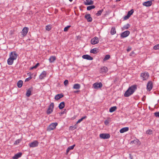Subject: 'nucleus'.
<instances>
[{
	"label": "nucleus",
	"instance_id": "13d9d810",
	"mask_svg": "<svg viewBox=\"0 0 159 159\" xmlns=\"http://www.w3.org/2000/svg\"><path fill=\"white\" fill-rule=\"evenodd\" d=\"M109 122L108 121H107V120H106L105 122V125H107L108 124Z\"/></svg>",
	"mask_w": 159,
	"mask_h": 159
},
{
	"label": "nucleus",
	"instance_id": "3c124183",
	"mask_svg": "<svg viewBox=\"0 0 159 159\" xmlns=\"http://www.w3.org/2000/svg\"><path fill=\"white\" fill-rule=\"evenodd\" d=\"M131 47H129L128 48V49H127V50L128 52H129V51H130L131 50Z\"/></svg>",
	"mask_w": 159,
	"mask_h": 159
},
{
	"label": "nucleus",
	"instance_id": "a19ab883",
	"mask_svg": "<svg viewBox=\"0 0 159 159\" xmlns=\"http://www.w3.org/2000/svg\"><path fill=\"white\" fill-rule=\"evenodd\" d=\"M46 29L48 31H49L51 30V28L49 25H47L46 27Z\"/></svg>",
	"mask_w": 159,
	"mask_h": 159
},
{
	"label": "nucleus",
	"instance_id": "09e8293b",
	"mask_svg": "<svg viewBox=\"0 0 159 159\" xmlns=\"http://www.w3.org/2000/svg\"><path fill=\"white\" fill-rule=\"evenodd\" d=\"M39 65V63H38L35 66H33V68H34V69L36 68Z\"/></svg>",
	"mask_w": 159,
	"mask_h": 159
},
{
	"label": "nucleus",
	"instance_id": "412c9836",
	"mask_svg": "<svg viewBox=\"0 0 159 159\" xmlns=\"http://www.w3.org/2000/svg\"><path fill=\"white\" fill-rule=\"evenodd\" d=\"M139 143H140V142L139 140L137 139L131 141L130 143V144H138Z\"/></svg>",
	"mask_w": 159,
	"mask_h": 159
},
{
	"label": "nucleus",
	"instance_id": "f8f14e48",
	"mask_svg": "<svg viewBox=\"0 0 159 159\" xmlns=\"http://www.w3.org/2000/svg\"><path fill=\"white\" fill-rule=\"evenodd\" d=\"M28 28L27 27H24L22 30V34L24 36L26 35L27 34L28 31Z\"/></svg>",
	"mask_w": 159,
	"mask_h": 159
},
{
	"label": "nucleus",
	"instance_id": "603ef678",
	"mask_svg": "<svg viewBox=\"0 0 159 159\" xmlns=\"http://www.w3.org/2000/svg\"><path fill=\"white\" fill-rule=\"evenodd\" d=\"M70 150L69 149H68V148H67V150H66V155H67L68 154V153L70 151Z\"/></svg>",
	"mask_w": 159,
	"mask_h": 159
},
{
	"label": "nucleus",
	"instance_id": "7ed1b4c3",
	"mask_svg": "<svg viewBox=\"0 0 159 159\" xmlns=\"http://www.w3.org/2000/svg\"><path fill=\"white\" fill-rule=\"evenodd\" d=\"M54 106V103H51L48 107V109L47 111V114L48 115L50 114L53 111Z\"/></svg>",
	"mask_w": 159,
	"mask_h": 159
},
{
	"label": "nucleus",
	"instance_id": "dca6fc26",
	"mask_svg": "<svg viewBox=\"0 0 159 159\" xmlns=\"http://www.w3.org/2000/svg\"><path fill=\"white\" fill-rule=\"evenodd\" d=\"M46 72L45 71H43L39 76V78L41 80H42L46 76Z\"/></svg>",
	"mask_w": 159,
	"mask_h": 159
},
{
	"label": "nucleus",
	"instance_id": "c85d7f7f",
	"mask_svg": "<svg viewBox=\"0 0 159 159\" xmlns=\"http://www.w3.org/2000/svg\"><path fill=\"white\" fill-rule=\"evenodd\" d=\"M82 121V119H81L79 120H78L76 123V124L74 125V126H70V127H72L73 128H74V129H76L77 128V124L78 123H80Z\"/></svg>",
	"mask_w": 159,
	"mask_h": 159
},
{
	"label": "nucleus",
	"instance_id": "f704fd0d",
	"mask_svg": "<svg viewBox=\"0 0 159 159\" xmlns=\"http://www.w3.org/2000/svg\"><path fill=\"white\" fill-rule=\"evenodd\" d=\"M134 12L133 9H131L130 11L128 12L127 14L129 15L130 16L133 14Z\"/></svg>",
	"mask_w": 159,
	"mask_h": 159
},
{
	"label": "nucleus",
	"instance_id": "5701e85b",
	"mask_svg": "<svg viewBox=\"0 0 159 159\" xmlns=\"http://www.w3.org/2000/svg\"><path fill=\"white\" fill-rule=\"evenodd\" d=\"M14 60L12 59L11 58L9 57L7 60V62L8 65H11L13 64V61Z\"/></svg>",
	"mask_w": 159,
	"mask_h": 159
},
{
	"label": "nucleus",
	"instance_id": "2eb2a0df",
	"mask_svg": "<svg viewBox=\"0 0 159 159\" xmlns=\"http://www.w3.org/2000/svg\"><path fill=\"white\" fill-rule=\"evenodd\" d=\"M85 18L87 20L88 22H91L92 20V18L90 16V14H87L85 15Z\"/></svg>",
	"mask_w": 159,
	"mask_h": 159
},
{
	"label": "nucleus",
	"instance_id": "aec40b11",
	"mask_svg": "<svg viewBox=\"0 0 159 159\" xmlns=\"http://www.w3.org/2000/svg\"><path fill=\"white\" fill-rule=\"evenodd\" d=\"M108 68L106 66H103L101 67L100 70V73H106L108 71Z\"/></svg>",
	"mask_w": 159,
	"mask_h": 159
},
{
	"label": "nucleus",
	"instance_id": "052dcab7",
	"mask_svg": "<svg viewBox=\"0 0 159 159\" xmlns=\"http://www.w3.org/2000/svg\"><path fill=\"white\" fill-rule=\"evenodd\" d=\"M34 69V68H33V67H31L30 68V70H32Z\"/></svg>",
	"mask_w": 159,
	"mask_h": 159
},
{
	"label": "nucleus",
	"instance_id": "6e6d98bb",
	"mask_svg": "<svg viewBox=\"0 0 159 159\" xmlns=\"http://www.w3.org/2000/svg\"><path fill=\"white\" fill-rule=\"evenodd\" d=\"M27 75H28V76H29L30 77H31V73L30 72H29L28 73H27Z\"/></svg>",
	"mask_w": 159,
	"mask_h": 159
},
{
	"label": "nucleus",
	"instance_id": "4be33fe9",
	"mask_svg": "<svg viewBox=\"0 0 159 159\" xmlns=\"http://www.w3.org/2000/svg\"><path fill=\"white\" fill-rule=\"evenodd\" d=\"M129 128L128 127H124L120 130V132L121 133H124L125 132H126L129 130Z\"/></svg>",
	"mask_w": 159,
	"mask_h": 159
},
{
	"label": "nucleus",
	"instance_id": "72a5a7b5",
	"mask_svg": "<svg viewBox=\"0 0 159 159\" xmlns=\"http://www.w3.org/2000/svg\"><path fill=\"white\" fill-rule=\"evenodd\" d=\"M103 10L102 9L98 11V12L96 14V15L97 16H100L103 11Z\"/></svg>",
	"mask_w": 159,
	"mask_h": 159
},
{
	"label": "nucleus",
	"instance_id": "6e6552de",
	"mask_svg": "<svg viewBox=\"0 0 159 159\" xmlns=\"http://www.w3.org/2000/svg\"><path fill=\"white\" fill-rule=\"evenodd\" d=\"M99 42L98 38L97 37H95L92 39L91 40V43L92 44H95L98 43Z\"/></svg>",
	"mask_w": 159,
	"mask_h": 159
},
{
	"label": "nucleus",
	"instance_id": "49530a36",
	"mask_svg": "<svg viewBox=\"0 0 159 159\" xmlns=\"http://www.w3.org/2000/svg\"><path fill=\"white\" fill-rule=\"evenodd\" d=\"M154 115L156 117H159V112H155L154 113Z\"/></svg>",
	"mask_w": 159,
	"mask_h": 159
},
{
	"label": "nucleus",
	"instance_id": "4c0bfd02",
	"mask_svg": "<svg viewBox=\"0 0 159 159\" xmlns=\"http://www.w3.org/2000/svg\"><path fill=\"white\" fill-rule=\"evenodd\" d=\"M153 49L157 50L159 49V44H157L153 47Z\"/></svg>",
	"mask_w": 159,
	"mask_h": 159
},
{
	"label": "nucleus",
	"instance_id": "de8ad7c7",
	"mask_svg": "<svg viewBox=\"0 0 159 159\" xmlns=\"http://www.w3.org/2000/svg\"><path fill=\"white\" fill-rule=\"evenodd\" d=\"M32 77H29L28 78H26L25 80V81H28L32 79Z\"/></svg>",
	"mask_w": 159,
	"mask_h": 159
},
{
	"label": "nucleus",
	"instance_id": "a18cd8bd",
	"mask_svg": "<svg viewBox=\"0 0 159 159\" xmlns=\"http://www.w3.org/2000/svg\"><path fill=\"white\" fill-rule=\"evenodd\" d=\"M130 17V16L129 15H128V14H127V15L126 16H124V19L125 20H127L128 19H129Z\"/></svg>",
	"mask_w": 159,
	"mask_h": 159
},
{
	"label": "nucleus",
	"instance_id": "f03ea898",
	"mask_svg": "<svg viewBox=\"0 0 159 159\" xmlns=\"http://www.w3.org/2000/svg\"><path fill=\"white\" fill-rule=\"evenodd\" d=\"M57 124H58L57 122L52 123L48 127L47 130L50 131L56 128V127L57 125Z\"/></svg>",
	"mask_w": 159,
	"mask_h": 159
},
{
	"label": "nucleus",
	"instance_id": "4d7b16f0",
	"mask_svg": "<svg viewBox=\"0 0 159 159\" xmlns=\"http://www.w3.org/2000/svg\"><path fill=\"white\" fill-rule=\"evenodd\" d=\"M129 158L130 159H133V156L130 154H129Z\"/></svg>",
	"mask_w": 159,
	"mask_h": 159
},
{
	"label": "nucleus",
	"instance_id": "cd10ccee",
	"mask_svg": "<svg viewBox=\"0 0 159 159\" xmlns=\"http://www.w3.org/2000/svg\"><path fill=\"white\" fill-rule=\"evenodd\" d=\"M80 87V85L78 84H74L73 88L75 89H79Z\"/></svg>",
	"mask_w": 159,
	"mask_h": 159
},
{
	"label": "nucleus",
	"instance_id": "e433bc0d",
	"mask_svg": "<svg viewBox=\"0 0 159 159\" xmlns=\"http://www.w3.org/2000/svg\"><path fill=\"white\" fill-rule=\"evenodd\" d=\"M130 27V25L129 24H127L126 25L124 26L123 28L125 29H128Z\"/></svg>",
	"mask_w": 159,
	"mask_h": 159
},
{
	"label": "nucleus",
	"instance_id": "393cba45",
	"mask_svg": "<svg viewBox=\"0 0 159 159\" xmlns=\"http://www.w3.org/2000/svg\"><path fill=\"white\" fill-rule=\"evenodd\" d=\"M86 2L84 3L85 5H90L93 4V1L92 0H86Z\"/></svg>",
	"mask_w": 159,
	"mask_h": 159
},
{
	"label": "nucleus",
	"instance_id": "ddd939ff",
	"mask_svg": "<svg viewBox=\"0 0 159 159\" xmlns=\"http://www.w3.org/2000/svg\"><path fill=\"white\" fill-rule=\"evenodd\" d=\"M82 58L83 59H87L89 60H93V58L88 55H84L82 56Z\"/></svg>",
	"mask_w": 159,
	"mask_h": 159
},
{
	"label": "nucleus",
	"instance_id": "f257e3e1",
	"mask_svg": "<svg viewBox=\"0 0 159 159\" xmlns=\"http://www.w3.org/2000/svg\"><path fill=\"white\" fill-rule=\"evenodd\" d=\"M137 89V86L133 85L129 87L124 93L125 97H128L133 93Z\"/></svg>",
	"mask_w": 159,
	"mask_h": 159
},
{
	"label": "nucleus",
	"instance_id": "79ce46f5",
	"mask_svg": "<svg viewBox=\"0 0 159 159\" xmlns=\"http://www.w3.org/2000/svg\"><path fill=\"white\" fill-rule=\"evenodd\" d=\"M75 146V145L74 144V145H73L70 146H69L68 148V149H69L70 150H72V149H73V148Z\"/></svg>",
	"mask_w": 159,
	"mask_h": 159
},
{
	"label": "nucleus",
	"instance_id": "20e7f679",
	"mask_svg": "<svg viewBox=\"0 0 159 159\" xmlns=\"http://www.w3.org/2000/svg\"><path fill=\"white\" fill-rule=\"evenodd\" d=\"M100 137L101 139H106L109 138L110 136L108 134H100Z\"/></svg>",
	"mask_w": 159,
	"mask_h": 159
},
{
	"label": "nucleus",
	"instance_id": "9b49d317",
	"mask_svg": "<svg viewBox=\"0 0 159 159\" xmlns=\"http://www.w3.org/2000/svg\"><path fill=\"white\" fill-rule=\"evenodd\" d=\"M152 88V83L151 81H149L147 84V89L148 91H150Z\"/></svg>",
	"mask_w": 159,
	"mask_h": 159
},
{
	"label": "nucleus",
	"instance_id": "c9c22d12",
	"mask_svg": "<svg viewBox=\"0 0 159 159\" xmlns=\"http://www.w3.org/2000/svg\"><path fill=\"white\" fill-rule=\"evenodd\" d=\"M110 57V55H107L105 56V57L103 59L104 61H106L109 59Z\"/></svg>",
	"mask_w": 159,
	"mask_h": 159
},
{
	"label": "nucleus",
	"instance_id": "0e129e2a",
	"mask_svg": "<svg viewBox=\"0 0 159 159\" xmlns=\"http://www.w3.org/2000/svg\"><path fill=\"white\" fill-rule=\"evenodd\" d=\"M69 0L70 2H72V1H73V0Z\"/></svg>",
	"mask_w": 159,
	"mask_h": 159
},
{
	"label": "nucleus",
	"instance_id": "f3484780",
	"mask_svg": "<svg viewBox=\"0 0 159 159\" xmlns=\"http://www.w3.org/2000/svg\"><path fill=\"white\" fill-rule=\"evenodd\" d=\"M22 155V153L21 152H19L14 155V156L13 157L12 159H17L19 158Z\"/></svg>",
	"mask_w": 159,
	"mask_h": 159
},
{
	"label": "nucleus",
	"instance_id": "680f3d73",
	"mask_svg": "<svg viewBox=\"0 0 159 159\" xmlns=\"http://www.w3.org/2000/svg\"><path fill=\"white\" fill-rule=\"evenodd\" d=\"M64 112H65L64 111H63L62 112H61V114H63L64 113Z\"/></svg>",
	"mask_w": 159,
	"mask_h": 159
},
{
	"label": "nucleus",
	"instance_id": "69168bd1",
	"mask_svg": "<svg viewBox=\"0 0 159 159\" xmlns=\"http://www.w3.org/2000/svg\"><path fill=\"white\" fill-rule=\"evenodd\" d=\"M158 139H159V137H158Z\"/></svg>",
	"mask_w": 159,
	"mask_h": 159
},
{
	"label": "nucleus",
	"instance_id": "bf43d9fd",
	"mask_svg": "<svg viewBox=\"0 0 159 159\" xmlns=\"http://www.w3.org/2000/svg\"><path fill=\"white\" fill-rule=\"evenodd\" d=\"M79 91H80L79 90L75 91H74V93H78V92H79Z\"/></svg>",
	"mask_w": 159,
	"mask_h": 159
},
{
	"label": "nucleus",
	"instance_id": "0eeeda50",
	"mask_svg": "<svg viewBox=\"0 0 159 159\" xmlns=\"http://www.w3.org/2000/svg\"><path fill=\"white\" fill-rule=\"evenodd\" d=\"M17 55L15 52H11L10 54V57L15 60L16 59Z\"/></svg>",
	"mask_w": 159,
	"mask_h": 159
},
{
	"label": "nucleus",
	"instance_id": "5fc2aeb1",
	"mask_svg": "<svg viewBox=\"0 0 159 159\" xmlns=\"http://www.w3.org/2000/svg\"><path fill=\"white\" fill-rule=\"evenodd\" d=\"M87 118V116H83L82 118L81 119H82V120H83L84 119L86 118Z\"/></svg>",
	"mask_w": 159,
	"mask_h": 159
},
{
	"label": "nucleus",
	"instance_id": "2f4dec72",
	"mask_svg": "<svg viewBox=\"0 0 159 159\" xmlns=\"http://www.w3.org/2000/svg\"><path fill=\"white\" fill-rule=\"evenodd\" d=\"M116 33V29L115 27H112L111 31V34L112 35Z\"/></svg>",
	"mask_w": 159,
	"mask_h": 159
},
{
	"label": "nucleus",
	"instance_id": "a878e982",
	"mask_svg": "<svg viewBox=\"0 0 159 159\" xmlns=\"http://www.w3.org/2000/svg\"><path fill=\"white\" fill-rule=\"evenodd\" d=\"M23 82L22 80H19L17 83V86L19 88H20L22 86Z\"/></svg>",
	"mask_w": 159,
	"mask_h": 159
},
{
	"label": "nucleus",
	"instance_id": "864d4df0",
	"mask_svg": "<svg viewBox=\"0 0 159 159\" xmlns=\"http://www.w3.org/2000/svg\"><path fill=\"white\" fill-rule=\"evenodd\" d=\"M87 118V116H83L82 118L81 119H82V120H83L84 119L86 118Z\"/></svg>",
	"mask_w": 159,
	"mask_h": 159
},
{
	"label": "nucleus",
	"instance_id": "473e14b6",
	"mask_svg": "<svg viewBox=\"0 0 159 159\" xmlns=\"http://www.w3.org/2000/svg\"><path fill=\"white\" fill-rule=\"evenodd\" d=\"M95 8V6L94 5L88 6L87 7V10L89 11L92 9H94Z\"/></svg>",
	"mask_w": 159,
	"mask_h": 159
},
{
	"label": "nucleus",
	"instance_id": "b1692460",
	"mask_svg": "<svg viewBox=\"0 0 159 159\" xmlns=\"http://www.w3.org/2000/svg\"><path fill=\"white\" fill-rule=\"evenodd\" d=\"M65 106V103L64 102H61L58 106L59 108L60 109H62L64 108Z\"/></svg>",
	"mask_w": 159,
	"mask_h": 159
},
{
	"label": "nucleus",
	"instance_id": "ea45409f",
	"mask_svg": "<svg viewBox=\"0 0 159 159\" xmlns=\"http://www.w3.org/2000/svg\"><path fill=\"white\" fill-rule=\"evenodd\" d=\"M146 133L148 134H152V130L151 129H148L147 130Z\"/></svg>",
	"mask_w": 159,
	"mask_h": 159
},
{
	"label": "nucleus",
	"instance_id": "39448f33",
	"mask_svg": "<svg viewBox=\"0 0 159 159\" xmlns=\"http://www.w3.org/2000/svg\"><path fill=\"white\" fill-rule=\"evenodd\" d=\"M141 76L142 77L143 80H146L148 78L149 75L148 72H144L141 74Z\"/></svg>",
	"mask_w": 159,
	"mask_h": 159
},
{
	"label": "nucleus",
	"instance_id": "e2e57ef3",
	"mask_svg": "<svg viewBox=\"0 0 159 159\" xmlns=\"http://www.w3.org/2000/svg\"><path fill=\"white\" fill-rule=\"evenodd\" d=\"M121 0H116V1L117 2H119V1H121Z\"/></svg>",
	"mask_w": 159,
	"mask_h": 159
},
{
	"label": "nucleus",
	"instance_id": "423d86ee",
	"mask_svg": "<svg viewBox=\"0 0 159 159\" xmlns=\"http://www.w3.org/2000/svg\"><path fill=\"white\" fill-rule=\"evenodd\" d=\"M93 86L95 89L101 88L102 86V84L101 82H96L93 84Z\"/></svg>",
	"mask_w": 159,
	"mask_h": 159
},
{
	"label": "nucleus",
	"instance_id": "4468645a",
	"mask_svg": "<svg viewBox=\"0 0 159 159\" xmlns=\"http://www.w3.org/2000/svg\"><path fill=\"white\" fill-rule=\"evenodd\" d=\"M33 91V88L31 87L30 88H29L27 90L26 95L27 97H29L31 95V93Z\"/></svg>",
	"mask_w": 159,
	"mask_h": 159
},
{
	"label": "nucleus",
	"instance_id": "7c9ffc66",
	"mask_svg": "<svg viewBox=\"0 0 159 159\" xmlns=\"http://www.w3.org/2000/svg\"><path fill=\"white\" fill-rule=\"evenodd\" d=\"M98 50V49L97 48H95L91 49L90 51V52L91 53L95 54L97 53Z\"/></svg>",
	"mask_w": 159,
	"mask_h": 159
},
{
	"label": "nucleus",
	"instance_id": "9d476101",
	"mask_svg": "<svg viewBox=\"0 0 159 159\" xmlns=\"http://www.w3.org/2000/svg\"><path fill=\"white\" fill-rule=\"evenodd\" d=\"M38 142L35 140L29 144V146L30 147H35L37 146L38 145Z\"/></svg>",
	"mask_w": 159,
	"mask_h": 159
},
{
	"label": "nucleus",
	"instance_id": "c756f323",
	"mask_svg": "<svg viewBox=\"0 0 159 159\" xmlns=\"http://www.w3.org/2000/svg\"><path fill=\"white\" fill-rule=\"evenodd\" d=\"M117 109L116 106L111 107L109 109V111L110 112H112L115 111Z\"/></svg>",
	"mask_w": 159,
	"mask_h": 159
},
{
	"label": "nucleus",
	"instance_id": "a211bd4d",
	"mask_svg": "<svg viewBox=\"0 0 159 159\" xmlns=\"http://www.w3.org/2000/svg\"><path fill=\"white\" fill-rule=\"evenodd\" d=\"M64 96V95L63 93H61L57 94L56 95L55 97V99L57 100H58L60 98H62Z\"/></svg>",
	"mask_w": 159,
	"mask_h": 159
},
{
	"label": "nucleus",
	"instance_id": "37998d69",
	"mask_svg": "<svg viewBox=\"0 0 159 159\" xmlns=\"http://www.w3.org/2000/svg\"><path fill=\"white\" fill-rule=\"evenodd\" d=\"M20 139H17L16 141L14 143V144H18L20 143Z\"/></svg>",
	"mask_w": 159,
	"mask_h": 159
},
{
	"label": "nucleus",
	"instance_id": "8fccbe9b",
	"mask_svg": "<svg viewBox=\"0 0 159 159\" xmlns=\"http://www.w3.org/2000/svg\"><path fill=\"white\" fill-rule=\"evenodd\" d=\"M135 54L134 52L133 51H132L130 54V56H134V55Z\"/></svg>",
	"mask_w": 159,
	"mask_h": 159
},
{
	"label": "nucleus",
	"instance_id": "6ab92c4d",
	"mask_svg": "<svg viewBox=\"0 0 159 159\" xmlns=\"http://www.w3.org/2000/svg\"><path fill=\"white\" fill-rule=\"evenodd\" d=\"M152 4V2L151 1H148L144 2L143 4V6L149 7L151 6Z\"/></svg>",
	"mask_w": 159,
	"mask_h": 159
},
{
	"label": "nucleus",
	"instance_id": "c03bdc74",
	"mask_svg": "<svg viewBox=\"0 0 159 159\" xmlns=\"http://www.w3.org/2000/svg\"><path fill=\"white\" fill-rule=\"evenodd\" d=\"M68 81L67 80H65L64 82V85L65 86H67L68 84Z\"/></svg>",
	"mask_w": 159,
	"mask_h": 159
},
{
	"label": "nucleus",
	"instance_id": "1a4fd4ad",
	"mask_svg": "<svg viewBox=\"0 0 159 159\" xmlns=\"http://www.w3.org/2000/svg\"><path fill=\"white\" fill-rule=\"evenodd\" d=\"M130 34V32L127 30L122 33L121 34V37L123 38H125L128 36Z\"/></svg>",
	"mask_w": 159,
	"mask_h": 159
},
{
	"label": "nucleus",
	"instance_id": "58836bf2",
	"mask_svg": "<svg viewBox=\"0 0 159 159\" xmlns=\"http://www.w3.org/2000/svg\"><path fill=\"white\" fill-rule=\"evenodd\" d=\"M71 27L70 25H68L67 26L65 27L64 29V31L65 32L67 31H68L69 29Z\"/></svg>",
	"mask_w": 159,
	"mask_h": 159
},
{
	"label": "nucleus",
	"instance_id": "bb28decb",
	"mask_svg": "<svg viewBox=\"0 0 159 159\" xmlns=\"http://www.w3.org/2000/svg\"><path fill=\"white\" fill-rule=\"evenodd\" d=\"M56 59V57L55 56H52L49 59V61L50 62L52 63Z\"/></svg>",
	"mask_w": 159,
	"mask_h": 159
}]
</instances>
